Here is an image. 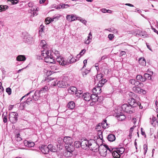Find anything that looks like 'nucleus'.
<instances>
[{"mask_svg": "<svg viewBox=\"0 0 158 158\" xmlns=\"http://www.w3.org/2000/svg\"><path fill=\"white\" fill-rule=\"evenodd\" d=\"M125 150L124 148L123 147H119L118 148L116 149V150L120 155L123 154Z\"/></svg>", "mask_w": 158, "mask_h": 158, "instance_id": "obj_37", "label": "nucleus"}, {"mask_svg": "<svg viewBox=\"0 0 158 158\" xmlns=\"http://www.w3.org/2000/svg\"><path fill=\"white\" fill-rule=\"evenodd\" d=\"M107 138L110 141L113 142L115 140V137L114 135L110 134L108 136Z\"/></svg>", "mask_w": 158, "mask_h": 158, "instance_id": "obj_32", "label": "nucleus"}, {"mask_svg": "<svg viewBox=\"0 0 158 158\" xmlns=\"http://www.w3.org/2000/svg\"><path fill=\"white\" fill-rule=\"evenodd\" d=\"M91 41V40L87 39L85 40L84 43L85 44H89Z\"/></svg>", "mask_w": 158, "mask_h": 158, "instance_id": "obj_56", "label": "nucleus"}, {"mask_svg": "<svg viewBox=\"0 0 158 158\" xmlns=\"http://www.w3.org/2000/svg\"><path fill=\"white\" fill-rule=\"evenodd\" d=\"M153 73V72H151V74L145 73L144 75V79L146 80H151L152 79V75Z\"/></svg>", "mask_w": 158, "mask_h": 158, "instance_id": "obj_25", "label": "nucleus"}, {"mask_svg": "<svg viewBox=\"0 0 158 158\" xmlns=\"http://www.w3.org/2000/svg\"><path fill=\"white\" fill-rule=\"evenodd\" d=\"M49 89V88L47 85H46L44 87H42L40 90H36L34 93L35 97H36V98H34V97L32 96L33 98L35 99V101L38 100L40 97V94L41 93H45Z\"/></svg>", "mask_w": 158, "mask_h": 158, "instance_id": "obj_7", "label": "nucleus"}, {"mask_svg": "<svg viewBox=\"0 0 158 158\" xmlns=\"http://www.w3.org/2000/svg\"><path fill=\"white\" fill-rule=\"evenodd\" d=\"M2 7L3 9V11L6 10L8 8V6L6 5L2 6Z\"/></svg>", "mask_w": 158, "mask_h": 158, "instance_id": "obj_63", "label": "nucleus"}, {"mask_svg": "<svg viewBox=\"0 0 158 158\" xmlns=\"http://www.w3.org/2000/svg\"><path fill=\"white\" fill-rule=\"evenodd\" d=\"M33 92V90L31 91H30L28 93H27V94H26L25 95L23 96L21 99V100L22 99H23V98H24V97H25V96H28V95L30 94L31 93Z\"/></svg>", "mask_w": 158, "mask_h": 158, "instance_id": "obj_59", "label": "nucleus"}, {"mask_svg": "<svg viewBox=\"0 0 158 158\" xmlns=\"http://www.w3.org/2000/svg\"><path fill=\"white\" fill-rule=\"evenodd\" d=\"M77 89L76 87L73 86H71L70 87V89L68 90L69 93L71 94H73L74 93H77L76 92Z\"/></svg>", "mask_w": 158, "mask_h": 158, "instance_id": "obj_27", "label": "nucleus"}, {"mask_svg": "<svg viewBox=\"0 0 158 158\" xmlns=\"http://www.w3.org/2000/svg\"><path fill=\"white\" fill-rule=\"evenodd\" d=\"M3 88L2 86H0V94H2L3 92Z\"/></svg>", "mask_w": 158, "mask_h": 158, "instance_id": "obj_61", "label": "nucleus"}, {"mask_svg": "<svg viewBox=\"0 0 158 158\" xmlns=\"http://www.w3.org/2000/svg\"><path fill=\"white\" fill-rule=\"evenodd\" d=\"M117 115V117L118 118V120L119 121H122L123 120L125 119L126 118L125 116L124 115Z\"/></svg>", "mask_w": 158, "mask_h": 158, "instance_id": "obj_39", "label": "nucleus"}, {"mask_svg": "<svg viewBox=\"0 0 158 158\" xmlns=\"http://www.w3.org/2000/svg\"><path fill=\"white\" fill-rule=\"evenodd\" d=\"M16 140L18 141H19L22 140V138L20 137L19 133L17 134L15 136Z\"/></svg>", "mask_w": 158, "mask_h": 158, "instance_id": "obj_46", "label": "nucleus"}, {"mask_svg": "<svg viewBox=\"0 0 158 158\" xmlns=\"http://www.w3.org/2000/svg\"><path fill=\"white\" fill-rule=\"evenodd\" d=\"M151 124L153 125V126H156V124H158V121L156 118L155 117H153L152 118V120L150 122Z\"/></svg>", "mask_w": 158, "mask_h": 158, "instance_id": "obj_29", "label": "nucleus"}, {"mask_svg": "<svg viewBox=\"0 0 158 158\" xmlns=\"http://www.w3.org/2000/svg\"><path fill=\"white\" fill-rule=\"evenodd\" d=\"M89 71L88 70H85V71L82 72V74L83 77H86V75L89 73Z\"/></svg>", "mask_w": 158, "mask_h": 158, "instance_id": "obj_47", "label": "nucleus"}, {"mask_svg": "<svg viewBox=\"0 0 158 158\" xmlns=\"http://www.w3.org/2000/svg\"><path fill=\"white\" fill-rule=\"evenodd\" d=\"M102 74L101 73L98 74L96 76V80H97L98 81H99L101 80L102 79L104 80V79H103L102 78Z\"/></svg>", "mask_w": 158, "mask_h": 158, "instance_id": "obj_41", "label": "nucleus"}, {"mask_svg": "<svg viewBox=\"0 0 158 158\" xmlns=\"http://www.w3.org/2000/svg\"><path fill=\"white\" fill-rule=\"evenodd\" d=\"M136 79L137 81H141V82H144L145 81V80L144 79V77H143L140 75H138L136 77Z\"/></svg>", "mask_w": 158, "mask_h": 158, "instance_id": "obj_35", "label": "nucleus"}, {"mask_svg": "<svg viewBox=\"0 0 158 158\" xmlns=\"http://www.w3.org/2000/svg\"><path fill=\"white\" fill-rule=\"evenodd\" d=\"M49 151L51 152H56L57 151L56 147L52 144H49L48 145Z\"/></svg>", "mask_w": 158, "mask_h": 158, "instance_id": "obj_24", "label": "nucleus"}, {"mask_svg": "<svg viewBox=\"0 0 158 158\" xmlns=\"http://www.w3.org/2000/svg\"><path fill=\"white\" fill-rule=\"evenodd\" d=\"M6 91L9 95H10L11 93V89L10 88H7L6 89Z\"/></svg>", "mask_w": 158, "mask_h": 158, "instance_id": "obj_53", "label": "nucleus"}, {"mask_svg": "<svg viewBox=\"0 0 158 158\" xmlns=\"http://www.w3.org/2000/svg\"><path fill=\"white\" fill-rule=\"evenodd\" d=\"M77 17L75 14L71 15H67L66 16V18L67 20L69 22H72L77 19Z\"/></svg>", "mask_w": 158, "mask_h": 158, "instance_id": "obj_17", "label": "nucleus"}, {"mask_svg": "<svg viewBox=\"0 0 158 158\" xmlns=\"http://www.w3.org/2000/svg\"><path fill=\"white\" fill-rule=\"evenodd\" d=\"M133 129V127H131V128L130 129V134H129L130 136V135L131 136L132 133V132Z\"/></svg>", "mask_w": 158, "mask_h": 158, "instance_id": "obj_62", "label": "nucleus"}, {"mask_svg": "<svg viewBox=\"0 0 158 158\" xmlns=\"http://www.w3.org/2000/svg\"><path fill=\"white\" fill-rule=\"evenodd\" d=\"M52 63L53 64L52 65V66H51L52 69L53 70H56L57 69V67L56 66V64H55V63H54V62Z\"/></svg>", "mask_w": 158, "mask_h": 158, "instance_id": "obj_54", "label": "nucleus"}, {"mask_svg": "<svg viewBox=\"0 0 158 158\" xmlns=\"http://www.w3.org/2000/svg\"><path fill=\"white\" fill-rule=\"evenodd\" d=\"M139 62L140 65L142 66H145L146 64V60L144 58H140L139 59Z\"/></svg>", "mask_w": 158, "mask_h": 158, "instance_id": "obj_30", "label": "nucleus"}, {"mask_svg": "<svg viewBox=\"0 0 158 158\" xmlns=\"http://www.w3.org/2000/svg\"><path fill=\"white\" fill-rule=\"evenodd\" d=\"M92 38V34H91V32H90L89 33V34L88 35V36L87 37V39L91 40Z\"/></svg>", "mask_w": 158, "mask_h": 158, "instance_id": "obj_57", "label": "nucleus"}, {"mask_svg": "<svg viewBox=\"0 0 158 158\" xmlns=\"http://www.w3.org/2000/svg\"><path fill=\"white\" fill-rule=\"evenodd\" d=\"M24 143L25 146L28 147H33L35 145V143L33 142L26 140L24 141Z\"/></svg>", "mask_w": 158, "mask_h": 158, "instance_id": "obj_22", "label": "nucleus"}, {"mask_svg": "<svg viewBox=\"0 0 158 158\" xmlns=\"http://www.w3.org/2000/svg\"><path fill=\"white\" fill-rule=\"evenodd\" d=\"M60 140L62 141V142H64V145L66 148H71L73 146V139L69 137H66L64 138L63 139L62 138H59L58 139V142L60 146H62L64 145V143H61L60 142Z\"/></svg>", "mask_w": 158, "mask_h": 158, "instance_id": "obj_3", "label": "nucleus"}, {"mask_svg": "<svg viewBox=\"0 0 158 158\" xmlns=\"http://www.w3.org/2000/svg\"><path fill=\"white\" fill-rule=\"evenodd\" d=\"M129 101L128 105L131 106V107L133 108L134 107L138 106L139 104H140V102H137L134 99L131 98V100H129Z\"/></svg>", "mask_w": 158, "mask_h": 158, "instance_id": "obj_14", "label": "nucleus"}, {"mask_svg": "<svg viewBox=\"0 0 158 158\" xmlns=\"http://www.w3.org/2000/svg\"><path fill=\"white\" fill-rule=\"evenodd\" d=\"M18 114L15 112H11L9 116V119L12 123H15L17 121Z\"/></svg>", "mask_w": 158, "mask_h": 158, "instance_id": "obj_9", "label": "nucleus"}, {"mask_svg": "<svg viewBox=\"0 0 158 158\" xmlns=\"http://www.w3.org/2000/svg\"><path fill=\"white\" fill-rule=\"evenodd\" d=\"M133 91L135 93L139 94L142 93L143 94H145L146 93V91L144 90L141 89L138 87L134 86L132 88Z\"/></svg>", "mask_w": 158, "mask_h": 158, "instance_id": "obj_13", "label": "nucleus"}, {"mask_svg": "<svg viewBox=\"0 0 158 158\" xmlns=\"http://www.w3.org/2000/svg\"><path fill=\"white\" fill-rule=\"evenodd\" d=\"M67 150L65 151L64 153V155L66 157H69L71 156L73 154L72 152L74 151V148L73 147H72L71 148H66Z\"/></svg>", "mask_w": 158, "mask_h": 158, "instance_id": "obj_11", "label": "nucleus"}, {"mask_svg": "<svg viewBox=\"0 0 158 158\" xmlns=\"http://www.w3.org/2000/svg\"><path fill=\"white\" fill-rule=\"evenodd\" d=\"M40 46L43 48V50H45V49L47 48V46L46 41L45 40H42L40 42Z\"/></svg>", "mask_w": 158, "mask_h": 158, "instance_id": "obj_28", "label": "nucleus"}, {"mask_svg": "<svg viewBox=\"0 0 158 158\" xmlns=\"http://www.w3.org/2000/svg\"><path fill=\"white\" fill-rule=\"evenodd\" d=\"M87 60H85L83 61L84 66L83 68L85 67L87 64Z\"/></svg>", "mask_w": 158, "mask_h": 158, "instance_id": "obj_60", "label": "nucleus"}, {"mask_svg": "<svg viewBox=\"0 0 158 158\" xmlns=\"http://www.w3.org/2000/svg\"><path fill=\"white\" fill-rule=\"evenodd\" d=\"M67 106L70 109H73L75 106V104L73 102L71 101L68 103Z\"/></svg>", "mask_w": 158, "mask_h": 158, "instance_id": "obj_31", "label": "nucleus"}, {"mask_svg": "<svg viewBox=\"0 0 158 158\" xmlns=\"http://www.w3.org/2000/svg\"><path fill=\"white\" fill-rule=\"evenodd\" d=\"M91 100L92 102L90 103V105L93 106L94 105L95 102H96L98 101V98L97 94H91Z\"/></svg>", "mask_w": 158, "mask_h": 158, "instance_id": "obj_15", "label": "nucleus"}, {"mask_svg": "<svg viewBox=\"0 0 158 158\" xmlns=\"http://www.w3.org/2000/svg\"><path fill=\"white\" fill-rule=\"evenodd\" d=\"M49 148L48 146L45 145L42 146L40 148V150L44 154H48L49 152Z\"/></svg>", "mask_w": 158, "mask_h": 158, "instance_id": "obj_19", "label": "nucleus"}, {"mask_svg": "<svg viewBox=\"0 0 158 158\" xmlns=\"http://www.w3.org/2000/svg\"><path fill=\"white\" fill-rule=\"evenodd\" d=\"M13 106L12 105H10L9 106L8 109L9 110H11L13 108Z\"/></svg>", "mask_w": 158, "mask_h": 158, "instance_id": "obj_64", "label": "nucleus"}, {"mask_svg": "<svg viewBox=\"0 0 158 158\" xmlns=\"http://www.w3.org/2000/svg\"><path fill=\"white\" fill-rule=\"evenodd\" d=\"M23 41L28 44H31L34 41V38L31 35L27 36L23 39Z\"/></svg>", "mask_w": 158, "mask_h": 158, "instance_id": "obj_16", "label": "nucleus"}, {"mask_svg": "<svg viewBox=\"0 0 158 158\" xmlns=\"http://www.w3.org/2000/svg\"><path fill=\"white\" fill-rule=\"evenodd\" d=\"M34 11H35V9L34 7H31L30 10H29V12L30 13H31L32 14L33 13Z\"/></svg>", "mask_w": 158, "mask_h": 158, "instance_id": "obj_58", "label": "nucleus"}, {"mask_svg": "<svg viewBox=\"0 0 158 158\" xmlns=\"http://www.w3.org/2000/svg\"><path fill=\"white\" fill-rule=\"evenodd\" d=\"M7 2H10L12 4L15 5L18 3L19 2V1L18 0H8Z\"/></svg>", "mask_w": 158, "mask_h": 158, "instance_id": "obj_43", "label": "nucleus"}, {"mask_svg": "<svg viewBox=\"0 0 158 158\" xmlns=\"http://www.w3.org/2000/svg\"><path fill=\"white\" fill-rule=\"evenodd\" d=\"M60 16V15H55L52 18L50 17H48L45 19L46 23L47 24H48L50 22L56 21L59 19Z\"/></svg>", "mask_w": 158, "mask_h": 158, "instance_id": "obj_10", "label": "nucleus"}, {"mask_svg": "<svg viewBox=\"0 0 158 158\" xmlns=\"http://www.w3.org/2000/svg\"><path fill=\"white\" fill-rule=\"evenodd\" d=\"M143 149L144 151V154L145 155L146 153V152L147 151V150H148V147H147V144H144L143 145Z\"/></svg>", "mask_w": 158, "mask_h": 158, "instance_id": "obj_51", "label": "nucleus"}, {"mask_svg": "<svg viewBox=\"0 0 158 158\" xmlns=\"http://www.w3.org/2000/svg\"><path fill=\"white\" fill-rule=\"evenodd\" d=\"M114 36L113 34H109L108 35V37L110 40H112Z\"/></svg>", "mask_w": 158, "mask_h": 158, "instance_id": "obj_55", "label": "nucleus"}, {"mask_svg": "<svg viewBox=\"0 0 158 158\" xmlns=\"http://www.w3.org/2000/svg\"><path fill=\"white\" fill-rule=\"evenodd\" d=\"M2 117L3 120V121L4 123H6L7 122V118L6 116L4 115V114H3Z\"/></svg>", "mask_w": 158, "mask_h": 158, "instance_id": "obj_50", "label": "nucleus"}, {"mask_svg": "<svg viewBox=\"0 0 158 158\" xmlns=\"http://www.w3.org/2000/svg\"><path fill=\"white\" fill-rule=\"evenodd\" d=\"M106 30H108L110 31L111 32H112L114 34L118 33L117 30L116 29H115L114 28H110V30H108V29H106Z\"/></svg>", "mask_w": 158, "mask_h": 158, "instance_id": "obj_42", "label": "nucleus"}, {"mask_svg": "<svg viewBox=\"0 0 158 158\" xmlns=\"http://www.w3.org/2000/svg\"><path fill=\"white\" fill-rule=\"evenodd\" d=\"M57 62L60 64V65L63 66H65L70 64L69 61H67L64 60V58H60L59 60H57Z\"/></svg>", "mask_w": 158, "mask_h": 158, "instance_id": "obj_18", "label": "nucleus"}, {"mask_svg": "<svg viewBox=\"0 0 158 158\" xmlns=\"http://www.w3.org/2000/svg\"><path fill=\"white\" fill-rule=\"evenodd\" d=\"M44 26L41 25L40 26L39 28V33L40 35L41 34V33L43 32L44 31Z\"/></svg>", "mask_w": 158, "mask_h": 158, "instance_id": "obj_49", "label": "nucleus"}, {"mask_svg": "<svg viewBox=\"0 0 158 158\" xmlns=\"http://www.w3.org/2000/svg\"><path fill=\"white\" fill-rule=\"evenodd\" d=\"M91 150L97 152L98 151L101 156H106L107 155V152L108 150L110 152H112L111 150L107 146L100 145V146L97 144L96 143V145H95L94 147H92L91 148Z\"/></svg>", "mask_w": 158, "mask_h": 158, "instance_id": "obj_2", "label": "nucleus"}, {"mask_svg": "<svg viewBox=\"0 0 158 158\" xmlns=\"http://www.w3.org/2000/svg\"><path fill=\"white\" fill-rule=\"evenodd\" d=\"M133 34L135 35H140L143 36V38L148 37L147 33L145 31L139 29L136 30Z\"/></svg>", "mask_w": 158, "mask_h": 158, "instance_id": "obj_12", "label": "nucleus"}, {"mask_svg": "<svg viewBox=\"0 0 158 158\" xmlns=\"http://www.w3.org/2000/svg\"><path fill=\"white\" fill-rule=\"evenodd\" d=\"M86 51V50L85 49H83L80 52L79 54L77 55L76 56V58H78V60H79V59L85 54Z\"/></svg>", "mask_w": 158, "mask_h": 158, "instance_id": "obj_36", "label": "nucleus"}, {"mask_svg": "<svg viewBox=\"0 0 158 158\" xmlns=\"http://www.w3.org/2000/svg\"><path fill=\"white\" fill-rule=\"evenodd\" d=\"M82 98L86 101H89L91 99V94L89 93H85L82 96Z\"/></svg>", "mask_w": 158, "mask_h": 158, "instance_id": "obj_20", "label": "nucleus"}, {"mask_svg": "<svg viewBox=\"0 0 158 158\" xmlns=\"http://www.w3.org/2000/svg\"><path fill=\"white\" fill-rule=\"evenodd\" d=\"M26 60V58L24 55H19L16 58V60L18 61H24Z\"/></svg>", "mask_w": 158, "mask_h": 158, "instance_id": "obj_26", "label": "nucleus"}, {"mask_svg": "<svg viewBox=\"0 0 158 158\" xmlns=\"http://www.w3.org/2000/svg\"><path fill=\"white\" fill-rule=\"evenodd\" d=\"M47 51L43 50L42 51V53L41 55H37L36 58L38 60H44V58L45 57H46V56L45 55V54L46 53L45 52H46Z\"/></svg>", "mask_w": 158, "mask_h": 158, "instance_id": "obj_21", "label": "nucleus"}, {"mask_svg": "<svg viewBox=\"0 0 158 158\" xmlns=\"http://www.w3.org/2000/svg\"><path fill=\"white\" fill-rule=\"evenodd\" d=\"M78 60V58L75 59L74 58H73L72 56L69 57V63L70 64L73 63Z\"/></svg>", "mask_w": 158, "mask_h": 158, "instance_id": "obj_38", "label": "nucleus"}, {"mask_svg": "<svg viewBox=\"0 0 158 158\" xmlns=\"http://www.w3.org/2000/svg\"><path fill=\"white\" fill-rule=\"evenodd\" d=\"M32 96H33L34 97V98H36V97H35V95H34V96L33 95H32L31 98H28V99L26 100V103L27 104H29V103L32 100V99L34 100H35V99H34L32 97Z\"/></svg>", "mask_w": 158, "mask_h": 158, "instance_id": "obj_45", "label": "nucleus"}, {"mask_svg": "<svg viewBox=\"0 0 158 158\" xmlns=\"http://www.w3.org/2000/svg\"><path fill=\"white\" fill-rule=\"evenodd\" d=\"M45 56L44 58V61L47 63H53L55 62V59L57 60H59V57H60L59 51L55 50L51 52L50 50H47L45 52Z\"/></svg>", "mask_w": 158, "mask_h": 158, "instance_id": "obj_1", "label": "nucleus"}, {"mask_svg": "<svg viewBox=\"0 0 158 158\" xmlns=\"http://www.w3.org/2000/svg\"><path fill=\"white\" fill-rule=\"evenodd\" d=\"M96 145V142L94 140L90 139L88 140L86 139H83L81 140V146L82 148L86 150L88 148L91 150V148L94 147Z\"/></svg>", "mask_w": 158, "mask_h": 158, "instance_id": "obj_4", "label": "nucleus"}, {"mask_svg": "<svg viewBox=\"0 0 158 158\" xmlns=\"http://www.w3.org/2000/svg\"><path fill=\"white\" fill-rule=\"evenodd\" d=\"M112 155L113 157L116 158H119L120 157V154L118 152V151H114L112 152Z\"/></svg>", "mask_w": 158, "mask_h": 158, "instance_id": "obj_33", "label": "nucleus"}, {"mask_svg": "<svg viewBox=\"0 0 158 158\" xmlns=\"http://www.w3.org/2000/svg\"><path fill=\"white\" fill-rule=\"evenodd\" d=\"M102 127L103 129H106L108 128L109 126H108L107 124L106 123V120H104L101 123Z\"/></svg>", "mask_w": 158, "mask_h": 158, "instance_id": "obj_34", "label": "nucleus"}, {"mask_svg": "<svg viewBox=\"0 0 158 158\" xmlns=\"http://www.w3.org/2000/svg\"><path fill=\"white\" fill-rule=\"evenodd\" d=\"M106 81L107 80L106 79H102L99 81L97 84V87L94 88L92 89V93L97 95L100 94L102 92L101 87L102 86Z\"/></svg>", "mask_w": 158, "mask_h": 158, "instance_id": "obj_5", "label": "nucleus"}, {"mask_svg": "<svg viewBox=\"0 0 158 158\" xmlns=\"http://www.w3.org/2000/svg\"><path fill=\"white\" fill-rule=\"evenodd\" d=\"M77 19L78 20H79L81 22L83 23L84 24L86 25L87 23V21L86 20H85L84 19H83L80 17H77Z\"/></svg>", "mask_w": 158, "mask_h": 158, "instance_id": "obj_40", "label": "nucleus"}, {"mask_svg": "<svg viewBox=\"0 0 158 158\" xmlns=\"http://www.w3.org/2000/svg\"><path fill=\"white\" fill-rule=\"evenodd\" d=\"M66 6H69L68 4H60L59 6V8H66Z\"/></svg>", "mask_w": 158, "mask_h": 158, "instance_id": "obj_48", "label": "nucleus"}, {"mask_svg": "<svg viewBox=\"0 0 158 158\" xmlns=\"http://www.w3.org/2000/svg\"><path fill=\"white\" fill-rule=\"evenodd\" d=\"M74 145L76 147L78 148L81 146V141H76L75 142Z\"/></svg>", "mask_w": 158, "mask_h": 158, "instance_id": "obj_44", "label": "nucleus"}, {"mask_svg": "<svg viewBox=\"0 0 158 158\" xmlns=\"http://www.w3.org/2000/svg\"><path fill=\"white\" fill-rule=\"evenodd\" d=\"M101 127L102 126L101 125V123H99L96 126V129L98 131H100Z\"/></svg>", "mask_w": 158, "mask_h": 158, "instance_id": "obj_52", "label": "nucleus"}, {"mask_svg": "<svg viewBox=\"0 0 158 158\" xmlns=\"http://www.w3.org/2000/svg\"><path fill=\"white\" fill-rule=\"evenodd\" d=\"M129 82L131 84L134 85L135 86H138L139 84H142V83H140L139 81L134 79L130 80Z\"/></svg>", "mask_w": 158, "mask_h": 158, "instance_id": "obj_23", "label": "nucleus"}, {"mask_svg": "<svg viewBox=\"0 0 158 158\" xmlns=\"http://www.w3.org/2000/svg\"><path fill=\"white\" fill-rule=\"evenodd\" d=\"M52 80L53 81L52 83V85L53 86L57 85L59 87L64 88L67 85V83L64 79L56 80L53 79Z\"/></svg>", "mask_w": 158, "mask_h": 158, "instance_id": "obj_6", "label": "nucleus"}, {"mask_svg": "<svg viewBox=\"0 0 158 158\" xmlns=\"http://www.w3.org/2000/svg\"><path fill=\"white\" fill-rule=\"evenodd\" d=\"M121 108L123 111L127 113L131 114L134 111V108L127 104H123Z\"/></svg>", "mask_w": 158, "mask_h": 158, "instance_id": "obj_8", "label": "nucleus"}]
</instances>
